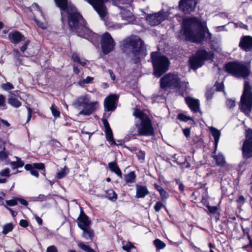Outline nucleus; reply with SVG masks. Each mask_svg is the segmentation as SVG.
<instances>
[{"label": "nucleus", "mask_w": 252, "mask_h": 252, "mask_svg": "<svg viewBox=\"0 0 252 252\" xmlns=\"http://www.w3.org/2000/svg\"><path fill=\"white\" fill-rule=\"evenodd\" d=\"M57 5L61 10H67L68 14V21L70 29L72 30H78L80 27L84 32L85 37L87 35L97 39L96 34L93 32L90 29L84 26V20L82 16L78 13L73 6L68 5L67 0H55Z\"/></svg>", "instance_id": "obj_1"}, {"label": "nucleus", "mask_w": 252, "mask_h": 252, "mask_svg": "<svg viewBox=\"0 0 252 252\" xmlns=\"http://www.w3.org/2000/svg\"><path fill=\"white\" fill-rule=\"evenodd\" d=\"M183 23V34L188 40L201 43L205 33L209 34L206 23L200 22L196 18L185 19Z\"/></svg>", "instance_id": "obj_2"}, {"label": "nucleus", "mask_w": 252, "mask_h": 252, "mask_svg": "<svg viewBox=\"0 0 252 252\" xmlns=\"http://www.w3.org/2000/svg\"><path fill=\"white\" fill-rule=\"evenodd\" d=\"M122 49L135 62L147 55L143 41L138 37L125 39L123 41Z\"/></svg>", "instance_id": "obj_3"}, {"label": "nucleus", "mask_w": 252, "mask_h": 252, "mask_svg": "<svg viewBox=\"0 0 252 252\" xmlns=\"http://www.w3.org/2000/svg\"><path fill=\"white\" fill-rule=\"evenodd\" d=\"M133 115L140 120L139 123L135 124L137 130L131 131L133 135L152 136L154 134L152 122L145 111L135 109L133 112Z\"/></svg>", "instance_id": "obj_4"}, {"label": "nucleus", "mask_w": 252, "mask_h": 252, "mask_svg": "<svg viewBox=\"0 0 252 252\" xmlns=\"http://www.w3.org/2000/svg\"><path fill=\"white\" fill-rule=\"evenodd\" d=\"M226 71L237 78H246L250 73V65L247 63L234 62L225 65Z\"/></svg>", "instance_id": "obj_5"}, {"label": "nucleus", "mask_w": 252, "mask_h": 252, "mask_svg": "<svg viewBox=\"0 0 252 252\" xmlns=\"http://www.w3.org/2000/svg\"><path fill=\"white\" fill-rule=\"evenodd\" d=\"M151 59L154 67V74L157 77H160L167 71L170 64L168 59L164 56H160L158 52L151 54Z\"/></svg>", "instance_id": "obj_6"}, {"label": "nucleus", "mask_w": 252, "mask_h": 252, "mask_svg": "<svg viewBox=\"0 0 252 252\" xmlns=\"http://www.w3.org/2000/svg\"><path fill=\"white\" fill-rule=\"evenodd\" d=\"M188 83L180 81L178 75L168 73L160 79L161 87L164 89L178 88L181 91H186Z\"/></svg>", "instance_id": "obj_7"}, {"label": "nucleus", "mask_w": 252, "mask_h": 252, "mask_svg": "<svg viewBox=\"0 0 252 252\" xmlns=\"http://www.w3.org/2000/svg\"><path fill=\"white\" fill-rule=\"evenodd\" d=\"M252 87L247 81L244 82L243 94L241 98L240 108L245 114H248L252 109Z\"/></svg>", "instance_id": "obj_8"}, {"label": "nucleus", "mask_w": 252, "mask_h": 252, "mask_svg": "<svg viewBox=\"0 0 252 252\" xmlns=\"http://www.w3.org/2000/svg\"><path fill=\"white\" fill-rule=\"evenodd\" d=\"M212 57L211 53H208L203 50L198 51L189 60L191 68L196 69L203 65L204 61L210 60Z\"/></svg>", "instance_id": "obj_9"}, {"label": "nucleus", "mask_w": 252, "mask_h": 252, "mask_svg": "<svg viewBox=\"0 0 252 252\" xmlns=\"http://www.w3.org/2000/svg\"><path fill=\"white\" fill-rule=\"evenodd\" d=\"M169 13L167 12L160 11L153 14H148L146 17L147 22L152 26L159 25L167 18Z\"/></svg>", "instance_id": "obj_10"}, {"label": "nucleus", "mask_w": 252, "mask_h": 252, "mask_svg": "<svg viewBox=\"0 0 252 252\" xmlns=\"http://www.w3.org/2000/svg\"><path fill=\"white\" fill-rule=\"evenodd\" d=\"M101 45L102 52L104 54H107L112 51L114 46V41L108 32H105L101 37Z\"/></svg>", "instance_id": "obj_11"}, {"label": "nucleus", "mask_w": 252, "mask_h": 252, "mask_svg": "<svg viewBox=\"0 0 252 252\" xmlns=\"http://www.w3.org/2000/svg\"><path fill=\"white\" fill-rule=\"evenodd\" d=\"M31 9L32 11H36V13L34 15V20L37 25L42 29H46L47 24L38 5L37 3H33L31 6Z\"/></svg>", "instance_id": "obj_12"}, {"label": "nucleus", "mask_w": 252, "mask_h": 252, "mask_svg": "<svg viewBox=\"0 0 252 252\" xmlns=\"http://www.w3.org/2000/svg\"><path fill=\"white\" fill-rule=\"evenodd\" d=\"M246 140L242 147L243 156L247 158L252 157V130L246 131Z\"/></svg>", "instance_id": "obj_13"}, {"label": "nucleus", "mask_w": 252, "mask_h": 252, "mask_svg": "<svg viewBox=\"0 0 252 252\" xmlns=\"http://www.w3.org/2000/svg\"><path fill=\"white\" fill-rule=\"evenodd\" d=\"M91 4L96 11L100 17L102 18L107 15L106 8L104 3L108 0H84Z\"/></svg>", "instance_id": "obj_14"}, {"label": "nucleus", "mask_w": 252, "mask_h": 252, "mask_svg": "<svg viewBox=\"0 0 252 252\" xmlns=\"http://www.w3.org/2000/svg\"><path fill=\"white\" fill-rule=\"evenodd\" d=\"M196 4V0H181L179 8L184 13L189 14L194 10Z\"/></svg>", "instance_id": "obj_15"}, {"label": "nucleus", "mask_w": 252, "mask_h": 252, "mask_svg": "<svg viewBox=\"0 0 252 252\" xmlns=\"http://www.w3.org/2000/svg\"><path fill=\"white\" fill-rule=\"evenodd\" d=\"M118 99L116 94H111L106 97L104 100L105 109L108 111L114 110L116 108V102Z\"/></svg>", "instance_id": "obj_16"}, {"label": "nucleus", "mask_w": 252, "mask_h": 252, "mask_svg": "<svg viewBox=\"0 0 252 252\" xmlns=\"http://www.w3.org/2000/svg\"><path fill=\"white\" fill-rule=\"evenodd\" d=\"M99 104L97 101L90 102L86 104V105L83 108V109L80 111L78 116L84 115L89 116L92 114L98 107Z\"/></svg>", "instance_id": "obj_17"}, {"label": "nucleus", "mask_w": 252, "mask_h": 252, "mask_svg": "<svg viewBox=\"0 0 252 252\" xmlns=\"http://www.w3.org/2000/svg\"><path fill=\"white\" fill-rule=\"evenodd\" d=\"M239 46L246 52L251 51L252 50V37L249 35L243 36L240 40Z\"/></svg>", "instance_id": "obj_18"}, {"label": "nucleus", "mask_w": 252, "mask_h": 252, "mask_svg": "<svg viewBox=\"0 0 252 252\" xmlns=\"http://www.w3.org/2000/svg\"><path fill=\"white\" fill-rule=\"evenodd\" d=\"M120 17L122 20L124 22V24H131L134 20V16L129 11L124 8H120Z\"/></svg>", "instance_id": "obj_19"}, {"label": "nucleus", "mask_w": 252, "mask_h": 252, "mask_svg": "<svg viewBox=\"0 0 252 252\" xmlns=\"http://www.w3.org/2000/svg\"><path fill=\"white\" fill-rule=\"evenodd\" d=\"M90 101V98L88 94L81 95L77 98L73 103V106L77 109L80 107L83 108Z\"/></svg>", "instance_id": "obj_20"}, {"label": "nucleus", "mask_w": 252, "mask_h": 252, "mask_svg": "<svg viewBox=\"0 0 252 252\" xmlns=\"http://www.w3.org/2000/svg\"><path fill=\"white\" fill-rule=\"evenodd\" d=\"M78 225L81 229L87 228L90 223L88 217L81 211L78 218Z\"/></svg>", "instance_id": "obj_21"}, {"label": "nucleus", "mask_w": 252, "mask_h": 252, "mask_svg": "<svg viewBox=\"0 0 252 252\" xmlns=\"http://www.w3.org/2000/svg\"><path fill=\"white\" fill-rule=\"evenodd\" d=\"M186 101L191 111L195 113L199 111V103L198 99L188 97L186 98Z\"/></svg>", "instance_id": "obj_22"}, {"label": "nucleus", "mask_w": 252, "mask_h": 252, "mask_svg": "<svg viewBox=\"0 0 252 252\" xmlns=\"http://www.w3.org/2000/svg\"><path fill=\"white\" fill-rule=\"evenodd\" d=\"M135 188L136 190L135 197L137 198H144L149 193V191L146 186L136 185Z\"/></svg>", "instance_id": "obj_23"}, {"label": "nucleus", "mask_w": 252, "mask_h": 252, "mask_svg": "<svg viewBox=\"0 0 252 252\" xmlns=\"http://www.w3.org/2000/svg\"><path fill=\"white\" fill-rule=\"evenodd\" d=\"M9 37L12 42L17 44L25 40V37L17 31L12 32L9 33Z\"/></svg>", "instance_id": "obj_24"}, {"label": "nucleus", "mask_w": 252, "mask_h": 252, "mask_svg": "<svg viewBox=\"0 0 252 252\" xmlns=\"http://www.w3.org/2000/svg\"><path fill=\"white\" fill-rule=\"evenodd\" d=\"M17 95L13 93H11L8 99V103L12 106L15 108H18L21 105V102L15 98Z\"/></svg>", "instance_id": "obj_25"}, {"label": "nucleus", "mask_w": 252, "mask_h": 252, "mask_svg": "<svg viewBox=\"0 0 252 252\" xmlns=\"http://www.w3.org/2000/svg\"><path fill=\"white\" fill-rule=\"evenodd\" d=\"M210 130L212 136L214 137L215 140V147L216 148L219 142L220 137V131L212 126L210 127Z\"/></svg>", "instance_id": "obj_26"}, {"label": "nucleus", "mask_w": 252, "mask_h": 252, "mask_svg": "<svg viewBox=\"0 0 252 252\" xmlns=\"http://www.w3.org/2000/svg\"><path fill=\"white\" fill-rule=\"evenodd\" d=\"M108 167L110 170L114 172L118 176L122 178V174L121 170L115 162H111L108 163Z\"/></svg>", "instance_id": "obj_27"}, {"label": "nucleus", "mask_w": 252, "mask_h": 252, "mask_svg": "<svg viewBox=\"0 0 252 252\" xmlns=\"http://www.w3.org/2000/svg\"><path fill=\"white\" fill-rule=\"evenodd\" d=\"M154 187L159 191L161 199L163 201H165L169 197L168 193L161 187L156 184L154 185Z\"/></svg>", "instance_id": "obj_28"}, {"label": "nucleus", "mask_w": 252, "mask_h": 252, "mask_svg": "<svg viewBox=\"0 0 252 252\" xmlns=\"http://www.w3.org/2000/svg\"><path fill=\"white\" fill-rule=\"evenodd\" d=\"M81 229L83 230V236L86 239H90L91 240L93 239L94 236V233L93 230L88 227Z\"/></svg>", "instance_id": "obj_29"}, {"label": "nucleus", "mask_w": 252, "mask_h": 252, "mask_svg": "<svg viewBox=\"0 0 252 252\" xmlns=\"http://www.w3.org/2000/svg\"><path fill=\"white\" fill-rule=\"evenodd\" d=\"M68 171L69 169L66 166H64L63 168H61L57 173L56 177L59 179H62L65 177V176L68 173Z\"/></svg>", "instance_id": "obj_30"}, {"label": "nucleus", "mask_w": 252, "mask_h": 252, "mask_svg": "<svg viewBox=\"0 0 252 252\" xmlns=\"http://www.w3.org/2000/svg\"><path fill=\"white\" fill-rule=\"evenodd\" d=\"M106 138L111 145L115 144V141L113 137V133L111 128L105 130Z\"/></svg>", "instance_id": "obj_31"}, {"label": "nucleus", "mask_w": 252, "mask_h": 252, "mask_svg": "<svg viewBox=\"0 0 252 252\" xmlns=\"http://www.w3.org/2000/svg\"><path fill=\"white\" fill-rule=\"evenodd\" d=\"M122 248L124 250L127 251V252H131L135 249V247L129 242H123Z\"/></svg>", "instance_id": "obj_32"}, {"label": "nucleus", "mask_w": 252, "mask_h": 252, "mask_svg": "<svg viewBox=\"0 0 252 252\" xmlns=\"http://www.w3.org/2000/svg\"><path fill=\"white\" fill-rule=\"evenodd\" d=\"M15 158L16 159V161L10 162V165L13 169L21 167L24 165V162L21 158L17 157H15Z\"/></svg>", "instance_id": "obj_33"}, {"label": "nucleus", "mask_w": 252, "mask_h": 252, "mask_svg": "<svg viewBox=\"0 0 252 252\" xmlns=\"http://www.w3.org/2000/svg\"><path fill=\"white\" fill-rule=\"evenodd\" d=\"M94 78L90 76H87L85 79L80 80L78 82V84L81 87H84L86 84L92 83Z\"/></svg>", "instance_id": "obj_34"}, {"label": "nucleus", "mask_w": 252, "mask_h": 252, "mask_svg": "<svg viewBox=\"0 0 252 252\" xmlns=\"http://www.w3.org/2000/svg\"><path fill=\"white\" fill-rule=\"evenodd\" d=\"M135 175L134 172H130L125 176V181L126 183H132L134 182Z\"/></svg>", "instance_id": "obj_35"}, {"label": "nucleus", "mask_w": 252, "mask_h": 252, "mask_svg": "<svg viewBox=\"0 0 252 252\" xmlns=\"http://www.w3.org/2000/svg\"><path fill=\"white\" fill-rule=\"evenodd\" d=\"M106 197L110 200H115L117 198V195L113 189H109L106 192Z\"/></svg>", "instance_id": "obj_36"}, {"label": "nucleus", "mask_w": 252, "mask_h": 252, "mask_svg": "<svg viewBox=\"0 0 252 252\" xmlns=\"http://www.w3.org/2000/svg\"><path fill=\"white\" fill-rule=\"evenodd\" d=\"M13 229V224L11 223H7L3 226L2 233L3 234L6 235L11 232Z\"/></svg>", "instance_id": "obj_37"}, {"label": "nucleus", "mask_w": 252, "mask_h": 252, "mask_svg": "<svg viewBox=\"0 0 252 252\" xmlns=\"http://www.w3.org/2000/svg\"><path fill=\"white\" fill-rule=\"evenodd\" d=\"M78 246L83 250V251L87 252H95V251L91 249L89 246L85 244L82 242H80L78 244Z\"/></svg>", "instance_id": "obj_38"}, {"label": "nucleus", "mask_w": 252, "mask_h": 252, "mask_svg": "<svg viewBox=\"0 0 252 252\" xmlns=\"http://www.w3.org/2000/svg\"><path fill=\"white\" fill-rule=\"evenodd\" d=\"M154 245L158 250L163 249L165 246L166 244L159 239H156L154 241Z\"/></svg>", "instance_id": "obj_39"}, {"label": "nucleus", "mask_w": 252, "mask_h": 252, "mask_svg": "<svg viewBox=\"0 0 252 252\" xmlns=\"http://www.w3.org/2000/svg\"><path fill=\"white\" fill-rule=\"evenodd\" d=\"M214 158L216 160V163L218 165H223L225 162L224 158L223 156L221 155H218L217 156H214Z\"/></svg>", "instance_id": "obj_40"}, {"label": "nucleus", "mask_w": 252, "mask_h": 252, "mask_svg": "<svg viewBox=\"0 0 252 252\" xmlns=\"http://www.w3.org/2000/svg\"><path fill=\"white\" fill-rule=\"evenodd\" d=\"M178 119L184 122H187L189 120H192V118L183 114L180 113L178 115Z\"/></svg>", "instance_id": "obj_41"}, {"label": "nucleus", "mask_w": 252, "mask_h": 252, "mask_svg": "<svg viewBox=\"0 0 252 252\" xmlns=\"http://www.w3.org/2000/svg\"><path fill=\"white\" fill-rule=\"evenodd\" d=\"M50 110L52 112V115L55 117H60V112L58 110V109L54 106V105H52V106L50 107Z\"/></svg>", "instance_id": "obj_42"}, {"label": "nucleus", "mask_w": 252, "mask_h": 252, "mask_svg": "<svg viewBox=\"0 0 252 252\" xmlns=\"http://www.w3.org/2000/svg\"><path fill=\"white\" fill-rule=\"evenodd\" d=\"M1 177L8 178L10 176V170L9 168H5L0 172Z\"/></svg>", "instance_id": "obj_43"}, {"label": "nucleus", "mask_w": 252, "mask_h": 252, "mask_svg": "<svg viewBox=\"0 0 252 252\" xmlns=\"http://www.w3.org/2000/svg\"><path fill=\"white\" fill-rule=\"evenodd\" d=\"M1 88L5 91H8L14 88L13 85L10 83H6L3 84L1 85Z\"/></svg>", "instance_id": "obj_44"}, {"label": "nucleus", "mask_w": 252, "mask_h": 252, "mask_svg": "<svg viewBox=\"0 0 252 252\" xmlns=\"http://www.w3.org/2000/svg\"><path fill=\"white\" fill-rule=\"evenodd\" d=\"M226 104L229 109H231L235 106V102L233 100L228 99L226 102Z\"/></svg>", "instance_id": "obj_45"}, {"label": "nucleus", "mask_w": 252, "mask_h": 252, "mask_svg": "<svg viewBox=\"0 0 252 252\" xmlns=\"http://www.w3.org/2000/svg\"><path fill=\"white\" fill-rule=\"evenodd\" d=\"M5 202L7 205L10 206L16 205L17 204V198H14L9 200H6Z\"/></svg>", "instance_id": "obj_46"}, {"label": "nucleus", "mask_w": 252, "mask_h": 252, "mask_svg": "<svg viewBox=\"0 0 252 252\" xmlns=\"http://www.w3.org/2000/svg\"><path fill=\"white\" fill-rule=\"evenodd\" d=\"M206 207L208 210V213L209 214H215L218 210V208L216 206H211L210 205H207Z\"/></svg>", "instance_id": "obj_47"}, {"label": "nucleus", "mask_w": 252, "mask_h": 252, "mask_svg": "<svg viewBox=\"0 0 252 252\" xmlns=\"http://www.w3.org/2000/svg\"><path fill=\"white\" fill-rule=\"evenodd\" d=\"M163 204L161 202H157L154 206V209L156 212H158L161 210Z\"/></svg>", "instance_id": "obj_48"}, {"label": "nucleus", "mask_w": 252, "mask_h": 252, "mask_svg": "<svg viewBox=\"0 0 252 252\" xmlns=\"http://www.w3.org/2000/svg\"><path fill=\"white\" fill-rule=\"evenodd\" d=\"M33 167L38 169H43L44 165L42 163H33Z\"/></svg>", "instance_id": "obj_49"}, {"label": "nucleus", "mask_w": 252, "mask_h": 252, "mask_svg": "<svg viewBox=\"0 0 252 252\" xmlns=\"http://www.w3.org/2000/svg\"><path fill=\"white\" fill-rule=\"evenodd\" d=\"M5 98L4 96L2 94H0V107H4L5 105Z\"/></svg>", "instance_id": "obj_50"}, {"label": "nucleus", "mask_w": 252, "mask_h": 252, "mask_svg": "<svg viewBox=\"0 0 252 252\" xmlns=\"http://www.w3.org/2000/svg\"><path fill=\"white\" fill-rule=\"evenodd\" d=\"M46 252H58V250L55 246H50L47 248Z\"/></svg>", "instance_id": "obj_51"}, {"label": "nucleus", "mask_w": 252, "mask_h": 252, "mask_svg": "<svg viewBox=\"0 0 252 252\" xmlns=\"http://www.w3.org/2000/svg\"><path fill=\"white\" fill-rule=\"evenodd\" d=\"M71 58L75 62L78 63V62H80V59L79 58L78 54L75 53L72 54Z\"/></svg>", "instance_id": "obj_52"}, {"label": "nucleus", "mask_w": 252, "mask_h": 252, "mask_svg": "<svg viewBox=\"0 0 252 252\" xmlns=\"http://www.w3.org/2000/svg\"><path fill=\"white\" fill-rule=\"evenodd\" d=\"M8 157V155L4 152H0V160L5 159Z\"/></svg>", "instance_id": "obj_53"}, {"label": "nucleus", "mask_w": 252, "mask_h": 252, "mask_svg": "<svg viewBox=\"0 0 252 252\" xmlns=\"http://www.w3.org/2000/svg\"><path fill=\"white\" fill-rule=\"evenodd\" d=\"M216 87L218 91H221L224 89V86L222 83H217Z\"/></svg>", "instance_id": "obj_54"}, {"label": "nucleus", "mask_w": 252, "mask_h": 252, "mask_svg": "<svg viewBox=\"0 0 252 252\" xmlns=\"http://www.w3.org/2000/svg\"><path fill=\"white\" fill-rule=\"evenodd\" d=\"M20 226L24 227H27L28 226V222L25 220H21L20 221L19 223Z\"/></svg>", "instance_id": "obj_55"}, {"label": "nucleus", "mask_w": 252, "mask_h": 252, "mask_svg": "<svg viewBox=\"0 0 252 252\" xmlns=\"http://www.w3.org/2000/svg\"><path fill=\"white\" fill-rule=\"evenodd\" d=\"M2 204L4 206L5 208H6L8 210H9L11 214V215L13 216V217H15L17 214V212L13 211L11 209H10V208L7 207L6 205H5L3 203V202H2Z\"/></svg>", "instance_id": "obj_56"}, {"label": "nucleus", "mask_w": 252, "mask_h": 252, "mask_svg": "<svg viewBox=\"0 0 252 252\" xmlns=\"http://www.w3.org/2000/svg\"><path fill=\"white\" fill-rule=\"evenodd\" d=\"M27 109L28 111L27 122H28L31 120L32 117V110L29 107H27Z\"/></svg>", "instance_id": "obj_57"}, {"label": "nucleus", "mask_w": 252, "mask_h": 252, "mask_svg": "<svg viewBox=\"0 0 252 252\" xmlns=\"http://www.w3.org/2000/svg\"><path fill=\"white\" fill-rule=\"evenodd\" d=\"M33 164H27L25 165V168L27 170H30L31 171L32 170L33 168Z\"/></svg>", "instance_id": "obj_58"}, {"label": "nucleus", "mask_w": 252, "mask_h": 252, "mask_svg": "<svg viewBox=\"0 0 252 252\" xmlns=\"http://www.w3.org/2000/svg\"><path fill=\"white\" fill-rule=\"evenodd\" d=\"M17 201H19L21 204L24 206H27L28 205V202L24 199L17 198Z\"/></svg>", "instance_id": "obj_59"}, {"label": "nucleus", "mask_w": 252, "mask_h": 252, "mask_svg": "<svg viewBox=\"0 0 252 252\" xmlns=\"http://www.w3.org/2000/svg\"><path fill=\"white\" fill-rule=\"evenodd\" d=\"M102 122L105 129L111 128L109 126V123H108L106 120L103 119L102 120Z\"/></svg>", "instance_id": "obj_60"}, {"label": "nucleus", "mask_w": 252, "mask_h": 252, "mask_svg": "<svg viewBox=\"0 0 252 252\" xmlns=\"http://www.w3.org/2000/svg\"><path fill=\"white\" fill-rule=\"evenodd\" d=\"M245 202V198L243 196H239L237 199V202L240 204H243Z\"/></svg>", "instance_id": "obj_61"}, {"label": "nucleus", "mask_w": 252, "mask_h": 252, "mask_svg": "<svg viewBox=\"0 0 252 252\" xmlns=\"http://www.w3.org/2000/svg\"><path fill=\"white\" fill-rule=\"evenodd\" d=\"M88 61L85 59H80V62H78V63H79L82 66H85L87 64Z\"/></svg>", "instance_id": "obj_62"}, {"label": "nucleus", "mask_w": 252, "mask_h": 252, "mask_svg": "<svg viewBox=\"0 0 252 252\" xmlns=\"http://www.w3.org/2000/svg\"><path fill=\"white\" fill-rule=\"evenodd\" d=\"M183 133L187 137H189L190 135V129L189 128H185L183 129Z\"/></svg>", "instance_id": "obj_63"}, {"label": "nucleus", "mask_w": 252, "mask_h": 252, "mask_svg": "<svg viewBox=\"0 0 252 252\" xmlns=\"http://www.w3.org/2000/svg\"><path fill=\"white\" fill-rule=\"evenodd\" d=\"M29 43V41H27L21 47V50L22 52H24L27 49V46Z\"/></svg>", "instance_id": "obj_64"}]
</instances>
